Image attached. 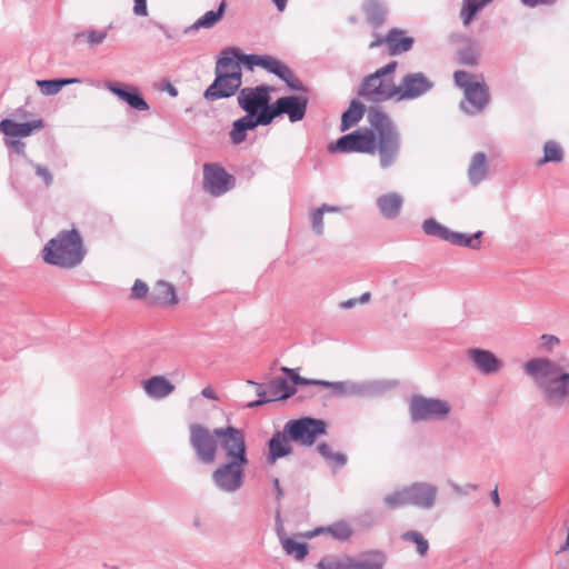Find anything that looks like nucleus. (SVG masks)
<instances>
[{
    "instance_id": "1",
    "label": "nucleus",
    "mask_w": 569,
    "mask_h": 569,
    "mask_svg": "<svg viewBox=\"0 0 569 569\" xmlns=\"http://www.w3.org/2000/svg\"><path fill=\"white\" fill-rule=\"evenodd\" d=\"M368 122L371 129L356 130L342 136L335 143H330L328 150L370 154L378 151L381 167L388 168L396 161L399 152V133L389 116L378 108H370Z\"/></svg>"
},
{
    "instance_id": "2",
    "label": "nucleus",
    "mask_w": 569,
    "mask_h": 569,
    "mask_svg": "<svg viewBox=\"0 0 569 569\" xmlns=\"http://www.w3.org/2000/svg\"><path fill=\"white\" fill-rule=\"evenodd\" d=\"M525 371L533 378L549 401L562 403L569 398V372L560 365L546 358H537L525 365Z\"/></svg>"
},
{
    "instance_id": "3",
    "label": "nucleus",
    "mask_w": 569,
    "mask_h": 569,
    "mask_svg": "<svg viewBox=\"0 0 569 569\" xmlns=\"http://www.w3.org/2000/svg\"><path fill=\"white\" fill-rule=\"evenodd\" d=\"M42 259L46 263L71 269L81 263L86 250L82 238L76 229L61 231L43 247Z\"/></svg>"
},
{
    "instance_id": "4",
    "label": "nucleus",
    "mask_w": 569,
    "mask_h": 569,
    "mask_svg": "<svg viewBox=\"0 0 569 569\" xmlns=\"http://www.w3.org/2000/svg\"><path fill=\"white\" fill-rule=\"evenodd\" d=\"M397 66L398 63L392 61L367 77L361 83L359 94L372 102L397 100V86L391 77Z\"/></svg>"
},
{
    "instance_id": "5",
    "label": "nucleus",
    "mask_w": 569,
    "mask_h": 569,
    "mask_svg": "<svg viewBox=\"0 0 569 569\" xmlns=\"http://www.w3.org/2000/svg\"><path fill=\"white\" fill-rule=\"evenodd\" d=\"M456 84L463 90V109L468 113H477L485 109L489 102L488 87L481 76L458 70L453 73Z\"/></svg>"
},
{
    "instance_id": "6",
    "label": "nucleus",
    "mask_w": 569,
    "mask_h": 569,
    "mask_svg": "<svg viewBox=\"0 0 569 569\" xmlns=\"http://www.w3.org/2000/svg\"><path fill=\"white\" fill-rule=\"evenodd\" d=\"M284 427L291 441L303 447H311L319 436L326 433L327 425L320 419L301 418L289 420Z\"/></svg>"
},
{
    "instance_id": "7",
    "label": "nucleus",
    "mask_w": 569,
    "mask_h": 569,
    "mask_svg": "<svg viewBox=\"0 0 569 569\" xmlns=\"http://www.w3.org/2000/svg\"><path fill=\"white\" fill-rule=\"evenodd\" d=\"M214 435L223 450L227 460L249 462L244 432L232 426L216 428Z\"/></svg>"
},
{
    "instance_id": "8",
    "label": "nucleus",
    "mask_w": 569,
    "mask_h": 569,
    "mask_svg": "<svg viewBox=\"0 0 569 569\" xmlns=\"http://www.w3.org/2000/svg\"><path fill=\"white\" fill-rule=\"evenodd\" d=\"M190 430V443L196 451L198 459L203 463H213L217 458L218 439L214 429L209 430L207 427L192 423Z\"/></svg>"
},
{
    "instance_id": "9",
    "label": "nucleus",
    "mask_w": 569,
    "mask_h": 569,
    "mask_svg": "<svg viewBox=\"0 0 569 569\" xmlns=\"http://www.w3.org/2000/svg\"><path fill=\"white\" fill-rule=\"evenodd\" d=\"M248 462L227 460L212 473L216 486L226 492H234L243 485L244 468Z\"/></svg>"
},
{
    "instance_id": "10",
    "label": "nucleus",
    "mask_w": 569,
    "mask_h": 569,
    "mask_svg": "<svg viewBox=\"0 0 569 569\" xmlns=\"http://www.w3.org/2000/svg\"><path fill=\"white\" fill-rule=\"evenodd\" d=\"M269 88L264 86L243 88L238 94L239 106L247 112L246 116L257 118L258 114L272 111L269 106Z\"/></svg>"
},
{
    "instance_id": "11",
    "label": "nucleus",
    "mask_w": 569,
    "mask_h": 569,
    "mask_svg": "<svg viewBox=\"0 0 569 569\" xmlns=\"http://www.w3.org/2000/svg\"><path fill=\"white\" fill-rule=\"evenodd\" d=\"M450 412L448 402L440 399L413 397L410 402V415L416 421L441 419Z\"/></svg>"
},
{
    "instance_id": "12",
    "label": "nucleus",
    "mask_w": 569,
    "mask_h": 569,
    "mask_svg": "<svg viewBox=\"0 0 569 569\" xmlns=\"http://www.w3.org/2000/svg\"><path fill=\"white\" fill-rule=\"evenodd\" d=\"M307 109V101L296 97H282L276 101L272 111L264 112V119L267 124H269L276 117L287 113L289 116L290 121H299L305 117Z\"/></svg>"
},
{
    "instance_id": "13",
    "label": "nucleus",
    "mask_w": 569,
    "mask_h": 569,
    "mask_svg": "<svg viewBox=\"0 0 569 569\" xmlns=\"http://www.w3.org/2000/svg\"><path fill=\"white\" fill-rule=\"evenodd\" d=\"M432 88V82L421 72L406 74L397 86V101L416 99Z\"/></svg>"
},
{
    "instance_id": "14",
    "label": "nucleus",
    "mask_w": 569,
    "mask_h": 569,
    "mask_svg": "<svg viewBox=\"0 0 569 569\" xmlns=\"http://www.w3.org/2000/svg\"><path fill=\"white\" fill-rule=\"evenodd\" d=\"M232 177L217 164H204L203 188L212 196H221L230 188Z\"/></svg>"
},
{
    "instance_id": "15",
    "label": "nucleus",
    "mask_w": 569,
    "mask_h": 569,
    "mask_svg": "<svg viewBox=\"0 0 569 569\" xmlns=\"http://www.w3.org/2000/svg\"><path fill=\"white\" fill-rule=\"evenodd\" d=\"M44 128V121L41 118H34L26 122H17L11 119L0 121V132L7 138H27Z\"/></svg>"
},
{
    "instance_id": "16",
    "label": "nucleus",
    "mask_w": 569,
    "mask_h": 569,
    "mask_svg": "<svg viewBox=\"0 0 569 569\" xmlns=\"http://www.w3.org/2000/svg\"><path fill=\"white\" fill-rule=\"evenodd\" d=\"M104 87L120 100L127 102L132 109L139 111H147L149 109V104L140 96L138 88L113 81L106 82Z\"/></svg>"
},
{
    "instance_id": "17",
    "label": "nucleus",
    "mask_w": 569,
    "mask_h": 569,
    "mask_svg": "<svg viewBox=\"0 0 569 569\" xmlns=\"http://www.w3.org/2000/svg\"><path fill=\"white\" fill-rule=\"evenodd\" d=\"M240 60L244 62L249 68H252L254 66L262 67L286 81H289V79L292 78L290 69L272 57L249 54L243 56L242 58H240Z\"/></svg>"
},
{
    "instance_id": "18",
    "label": "nucleus",
    "mask_w": 569,
    "mask_h": 569,
    "mask_svg": "<svg viewBox=\"0 0 569 569\" xmlns=\"http://www.w3.org/2000/svg\"><path fill=\"white\" fill-rule=\"evenodd\" d=\"M407 495L409 505L422 509H429L435 503L437 489L428 483H413L410 487H407Z\"/></svg>"
},
{
    "instance_id": "19",
    "label": "nucleus",
    "mask_w": 569,
    "mask_h": 569,
    "mask_svg": "<svg viewBox=\"0 0 569 569\" xmlns=\"http://www.w3.org/2000/svg\"><path fill=\"white\" fill-rule=\"evenodd\" d=\"M289 433L286 432V427L282 431H277L268 442L267 461L274 463L278 459L289 456L293 452Z\"/></svg>"
},
{
    "instance_id": "20",
    "label": "nucleus",
    "mask_w": 569,
    "mask_h": 569,
    "mask_svg": "<svg viewBox=\"0 0 569 569\" xmlns=\"http://www.w3.org/2000/svg\"><path fill=\"white\" fill-rule=\"evenodd\" d=\"M143 391L152 399H163L172 395L176 386L162 375L152 376L141 382Z\"/></svg>"
},
{
    "instance_id": "21",
    "label": "nucleus",
    "mask_w": 569,
    "mask_h": 569,
    "mask_svg": "<svg viewBox=\"0 0 569 569\" xmlns=\"http://www.w3.org/2000/svg\"><path fill=\"white\" fill-rule=\"evenodd\" d=\"M259 124H267L264 119V114L260 113L257 118H252L251 116H244L232 123V129L229 133L230 140L234 144H239L246 140L247 131L252 130Z\"/></svg>"
},
{
    "instance_id": "22",
    "label": "nucleus",
    "mask_w": 569,
    "mask_h": 569,
    "mask_svg": "<svg viewBox=\"0 0 569 569\" xmlns=\"http://www.w3.org/2000/svg\"><path fill=\"white\" fill-rule=\"evenodd\" d=\"M389 54L397 56L409 51L415 42L413 38L407 36L406 31L393 28L386 36Z\"/></svg>"
},
{
    "instance_id": "23",
    "label": "nucleus",
    "mask_w": 569,
    "mask_h": 569,
    "mask_svg": "<svg viewBox=\"0 0 569 569\" xmlns=\"http://www.w3.org/2000/svg\"><path fill=\"white\" fill-rule=\"evenodd\" d=\"M241 83L242 80H236V83L232 84L228 77H216L213 83L206 90L204 97L209 100L228 98L240 88Z\"/></svg>"
},
{
    "instance_id": "24",
    "label": "nucleus",
    "mask_w": 569,
    "mask_h": 569,
    "mask_svg": "<svg viewBox=\"0 0 569 569\" xmlns=\"http://www.w3.org/2000/svg\"><path fill=\"white\" fill-rule=\"evenodd\" d=\"M178 301L174 287L163 280H159L152 288L149 302L152 305H176Z\"/></svg>"
},
{
    "instance_id": "25",
    "label": "nucleus",
    "mask_w": 569,
    "mask_h": 569,
    "mask_svg": "<svg viewBox=\"0 0 569 569\" xmlns=\"http://www.w3.org/2000/svg\"><path fill=\"white\" fill-rule=\"evenodd\" d=\"M469 355L477 368L485 373L496 372L500 367L499 360L490 351L473 349Z\"/></svg>"
},
{
    "instance_id": "26",
    "label": "nucleus",
    "mask_w": 569,
    "mask_h": 569,
    "mask_svg": "<svg viewBox=\"0 0 569 569\" xmlns=\"http://www.w3.org/2000/svg\"><path fill=\"white\" fill-rule=\"evenodd\" d=\"M377 206L383 217L391 219L398 216L402 206V198L395 192L387 193L378 198Z\"/></svg>"
},
{
    "instance_id": "27",
    "label": "nucleus",
    "mask_w": 569,
    "mask_h": 569,
    "mask_svg": "<svg viewBox=\"0 0 569 569\" xmlns=\"http://www.w3.org/2000/svg\"><path fill=\"white\" fill-rule=\"evenodd\" d=\"M216 74L217 77H228L233 84L236 80H241L240 62L234 58L223 57L217 62Z\"/></svg>"
},
{
    "instance_id": "28",
    "label": "nucleus",
    "mask_w": 569,
    "mask_h": 569,
    "mask_svg": "<svg viewBox=\"0 0 569 569\" xmlns=\"http://www.w3.org/2000/svg\"><path fill=\"white\" fill-rule=\"evenodd\" d=\"M268 389H269V393L272 397L271 400L287 399L295 393V388L291 387L288 383V381L284 379H278V380L272 381L269 385ZM267 401H270V399H261V400L252 401L248 405V407H250V408L256 407V406L262 405Z\"/></svg>"
},
{
    "instance_id": "29",
    "label": "nucleus",
    "mask_w": 569,
    "mask_h": 569,
    "mask_svg": "<svg viewBox=\"0 0 569 569\" xmlns=\"http://www.w3.org/2000/svg\"><path fill=\"white\" fill-rule=\"evenodd\" d=\"M320 533H329L335 539L345 541L348 540L352 535V529L350 525L346 521H339L328 526L326 528H318L315 531L308 532L305 535L307 538H312Z\"/></svg>"
},
{
    "instance_id": "30",
    "label": "nucleus",
    "mask_w": 569,
    "mask_h": 569,
    "mask_svg": "<svg viewBox=\"0 0 569 569\" xmlns=\"http://www.w3.org/2000/svg\"><path fill=\"white\" fill-rule=\"evenodd\" d=\"M362 10L366 14L367 21L373 26L379 27L385 22L386 9L379 0H367L362 4Z\"/></svg>"
},
{
    "instance_id": "31",
    "label": "nucleus",
    "mask_w": 569,
    "mask_h": 569,
    "mask_svg": "<svg viewBox=\"0 0 569 569\" xmlns=\"http://www.w3.org/2000/svg\"><path fill=\"white\" fill-rule=\"evenodd\" d=\"M227 3L223 0L217 10H210L198 18L194 23L190 27L191 29H210L214 27L223 17Z\"/></svg>"
},
{
    "instance_id": "32",
    "label": "nucleus",
    "mask_w": 569,
    "mask_h": 569,
    "mask_svg": "<svg viewBox=\"0 0 569 569\" xmlns=\"http://www.w3.org/2000/svg\"><path fill=\"white\" fill-rule=\"evenodd\" d=\"M385 562L386 559L381 552H367L357 560L352 559L351 569H383Z\"/></svg>"
},
{
    "instance_id": "33",
    "label": "nucleus",
    "mask_w": 569,
    "mask_h": 569,
    "mask_svg": "<svg viewBox=\"0 0 569 569\" xmlns=\"http://www.w3.org/2000/svg\"><path fill=\"white\" fill-rule=\"evenodd\" d=\"M365 109L362 104L352 101L346 112L341 117V131H347L349 128L357 124L363 117Z\"/></svg>"
},
{
    "instance_id": "34",
    "label": "nucleus",
    "mask_w": 569,
    "mask_h": 569,
    "mask_svg": "<svg viewBox=\"0 0 569 569\" xmlns=\"http://www.w3.org/2000/svg\"><path fill=\"white\" fill-rule=\"evenodd\" d=\"M280 541L286 553L297 560H302L308 555V547L303 542H299L284 535L280 536Z\"/></svg>"
},
{
    "instance_id": "35",
    "label": "nucleus",
    "mask_w": 569,
    "mask_h": 569,
    "mask_svg": "<svg viewBox=\"0 0 569 569\" xmlns=\"http://www.w3.org/2000/svg\"><path fill=\"white\" fill-rule=\"evenodd\" d=\"M312 385L320 386L325 389V397H342L351 391V387L342 381L328 382L322 380L312 381Z\"/></svg>"
},
{
    "instance_id": "36",
    "label": "nucleus",
    "mask_w": 569,
    "mask_h": 569,
    "mask_svg": "<svg viewBox=\"0 0 569 569\" xmlns=\"http://www.w3.org/2000/svg\"><path fill=\"white\" fill-rule=\"evenodd\" d=\"M491 1L492 0H465V4L460 11V17L463 24L468 26L478 13V11Z\"/></svg>"
},
{
    "instance_id": "37",
    "label": "nucleus",
    "mask_w": 569,
    "mask_h": 569,
    "mask_svg": "<svg viewBox=\"0 0 569 569\" xmlns=\"http://www.w3.org/2000/svg\"><path fill=\"white\" fill-rule=\"evenodd\" d=\"M318 452L333 467L339 468L346 465L347 457L342 452L333 451L328 443H321L317 447Z\"/></svg>"
},
{
    "instance_id": "38",
    "label": "nucleus",
    "mask_w": 569,
    "mask_h": 569,
    "mask_svg": "<svg viewBox=\"0 0 569 569\" xmlns=\"http://www.w3.org/2000/svg\"><path fill=\"white\" fill-rule=\"evenodd\" d=\"M108 33L106 30H89L79 32L74 36V43L81 44L87 42L89 46L94 47L102 43Z\"/></svg>"
},
{
    "instance_id": "39",
    "label": "nucleus",
    "mask_w": 569,
    "mask_h": 569,
    "mask_svg": "<svg viewBox=\"0 0 569 569\" xmlns=\"http://www.w3.org/2000/svg\"><path fill=\"white\" fill-rule=\"evenodd\" d=\"M487 173L486 157L483 153H477L469 168V178L473 183L480 182Z\"/></svg>"
},
{
    "instance_id": "40",
    "label": "nucleus",
    "mask_w": 569,
    "mask_h": 569,
    "mask_svg": "<svg viewBox=\"0 0 569 569\" xmlns=\"http://www.w3.org/2000/svg\"><path fill=\"white\" fill-rule=\"evenodd\" d=\"M481 234H482L481 231L476 232L473 236H466L463 233L449 231L446 240L452 242L453 244H458V246L479 248V246H480L479 238L481 237Z\"/></svg>"
},
{
    "instance_id": "41",
    "label": "nucleus",
    "mask_w": 569,
    "mask_h": 569,
    "mask_svg": "<svg viewBox=\"0 0 569 569\" xmlns=\"http://www.w3.org/2000/svg\"><path fill=\"white\" fill-rule=\"evenodd\" d=\"M401 539L406 542L413 543L417 548V552L420 557H425L429 550L428 540L418 531H407L401 536Z\"/></svg>"
},
{
    "instance_id": "42",
    "label": "nucleus",
    "mask_w": 569,
    "mask_h": 569,
    "mask_svg": "<svg viewBox=\"0 0 569 569\" xmlns=\"http://www.w3.org/2000/svg\"><path fill=\"white\" fill-rule=\"evenodd\" d=\"M562 157V149L559 143L556 141H547L543 146V158L538 161V164L560 162Z\"/></svg>"
},
{
    "instance_id": "43",
    "label": "nucleus",
    "mask_w": 569,
    "mask_h": 569,
    "mask_svg": "<svg viewBox=\"0 0 569 569\" xmlns=\"http://www.w3.org/2000/svg\"><path fill=\"white\" fill-rule=\"evenodd\" d=\"M77 79H66V80H38L37 86L40 88L41 92L47 96H52L58 93L62 87L77 82Z\"/></svg>"
},
{
    "instance_id": "44",
    "label": "nucleus",
    "mask_w": 569,
    "mask_h": 569,
    "mask_svg": "<svg viewBox=\"0 0 569 569\" xmlns=\"http://www.w3.org/2000/svg\"><path fill=\"white\" fill-rule=\"evenodd\" d=\"M352 559L343 557H327L323 558L319 563V569H351Z\"/></svg>"
},
{
    "instance_id": "45",
    "label": "nucleus",
    "mask_w": 569,
    "mask_h": 569,
    "mask_svg": "<svg viewBox=\"0 0 569 569\" xmlns=\"http://www.w3.org/2000/svg\"><path fill=\"white\" fill-rule=\"evenodd\" d=\"M423 231L430 236H437L447 239L449 230L433 219H428L422 224Z\"/></svg>"
},
{
    "instance_id": "46",
    "label": "nucleus",
    "mask_w": 569,
    "mask_h": 569,
    "mask_svg": "<svg viewBox=\"0 0 569 569\" xmlns=\"http://www.w3.org/2000/svg\"><path fill=\"white\" fill-rule=\"evenodd\" d=\"M386 503L390 508H399L409 505V499L407 495V488L398 490L385 498Z\"/></svg>"
},
{
    "instance_id": "47",
    "label": "nucleus",
    "mask_w": 569,
    "mask_h": 569,
    "mask_svg": "<svg viewBox=\"0 0 569 569\" xmlns=\"http://www.w3.org/2000/svg\"><path fill=\"white\" fill-rule=\"evenodd\" d=\"M339 208L337 207H329V206H322L318 210H316L312 213V228L317 233H322L323 231V222H322V214L325 212H338Z\"/></svg>"
},
{
    "instance_id": "48",
    "label": "nucleus",
    "mask_w": 569,
    "mask_h": 569,
    "mask_svg": "<svg viewBox=\"0 0 569 569\" xmlns=\"http://www.w3.org/2000/svg\"><path fill=\"white\" fill-rule=\"evenodd\" d=\"M149 287L146 282L137 279L131 288V297L133 299H148L149 300Z\"/></svg>"
},
{
    "instance_id": "49",
    "label": "nucleus",
    "mask_w": 569,
    "mask_h": 569,
    "mask_svg": "<svg viewBox=\"0 0 569 569\" xmlns=\"http://www.w3.org/2000/svg\"><path fill=\"white\" fill-rule=\"evenodd\" d=\"M36 174L44 182L47 187L51 186L53 182V176L50 172L49 168L43 164L34 166Z\"/></svg>"
},
{
    "instance_id": "50",
    "label": "nucleus",
    "mask_w": 569,
    "mask_h": 569,
    "mask_svg": "<svg viewBox=\"0 0 569 569\" xmlns=\"http://www.w3.org/2000/svg\"><path fill=\"white\" fill-rule=\"evenodd\" d=\"M458 60L461 64L475 66L477 63V54L472 50L461 51Z\"/></svg>"
},
{
    "instance_id": "51",
    "label": "nucleus",
    "mask_w": 569,
    "mask_h": 569,
    "mask_svg": "<svg viewBox=\"0 0 569 569\" xmlns=\"http://www.w3.org/2000/svg\"><path fill=\"white\" fill-rule=\"evenodd\" d=\"M284 372H287L296 385H312L313 380H308L302 377H300L293 369L282 368Z\"/></svg>"
},
{
    "instance_id": "52",
    "label": "nucleus",
    "mask_w": 569,
    "mask_h": 569,
    "mask_svg": "<svg viewBox=\"0 0 569 569\" xmlns=\"http://www.w3.org/2000/svg\"><path fill=\"white\" fill-rule=\"evenodd\" d=\"M133 12L137 16L146 17L148 14L147 0H133Z\"/></svg>"
},
{
    "instance_id": "53",
    "label": "nucleus",
    "mask_w": 569,
    "mask_h": 569,
    "mask_svg": "<svg viewBox=\"0 0 569 569\" xmlns=\"http://www.w3.org/2000/svg\"><path fill=\"white\" fill-rule=\"evenodd\" d=\"M7 146L13 149L19 154H24V143L17 140L8 138L6 141Z\"/></svg>"
},
{
    "instance_id": "54",
    "label": "nucleus",
    "mask_w": 569,
    "mask_h": 569,
    "mask_svg": "<svg viewBox=\"0 0 569 569\" xmlns=\"http://www.w3.org/2000/svg\"><path fill=\"white\" fill-rule=\"evenodd\" d=\"M541 341L542 346L549 350L559 343V339L551 335H543Z\"/></svg>"
},
{
    "instance_id": "55",
    "label": "nucleus",
    "mask_w": 569,
    "mask_h": 569,
    "mask_svg": "<svg viewBox=\"0 0 569 569\" xmlns=\"http://www.w3.org/2000/svg\"><path fill=\"white\" fill-rule=\"evenodd\" d=\"M201 395L207 398V399H211V400H218V396L216 393V391L213 390V388L211 387H206L201 390Z\"/></svg>"
},
{
    "instance_id": "56",
    "label": "nucleus",
    "mask_w": 569,
    "mask_h": 569,
    "mask_svg": "<svg viewBox=\"0 0 569 569\" xmlns=\"http://www.w3.org/2000/svg\"><path fill=\"white\" fill-rule=\"evenodd\" d=\"M522 3L527 7H537L539 4H551L550 0H521Z\"/></svg>"
},
{
    "instance_id": "57",
    "label": "nucleus",
    "mask_w": 569,
    "mask_h": 569,
    "mask_svg": "<svg viewBox=\"0 0 569 569\" xmlns=\"http://www.w3.org/2000/svg\"><path fill=\"white\" fill-rule=\"evenodd\" d=\"M381 44H386L387 46V40H386V37H377L370 44H369V48H376V47H379Z\"/></svg>"
},
{
    "instance_id": "58",
    "label": "nucleus",
    "mask_w": 569,
    "mask_h": 569,
    "mask_svg": "<svg viewBox=\"0 0 569 569\" xmlns=\"http://www.w3.org/2000/svg\"><path fill=\"white\" fill-rule=\"evenodd\" d=\"M357 299H349L340 303V307L343 309H349L356 306Z\"/></svg>"
},
{
    "instance_id": "59",
    "label": "nucleus",
    "mask_w": 569,
    "mask_h": 569,
    "mask_svg": "<svg viewBox=\"0 0 569 569\" xmlns=\"http://www.w3.org/2000/svg\"><path fill=\"white\" fill-rule=\"evenodd\" d=\"M277 9L282 12L286 9L288 0H272Z\"/></svg>"
},
{
    "instance_id": "60",
    "label": "nucleus",
    "mask_w": 569,
    "mask_h": 569,
    "mask_svg": "<svg viewBox=\"0 0 569 569\" xmlns=\"http://www.w3.org/2000/svg\"><path fill=\"white\" fill-rule=\"evenodd\" d=\"M491 497H492L493 503L498 507L500 505V499H499V495H498V489L497 488H495L493 491L491 492Z\"/></svg>"
},
{
    "instance_id": "61",
    "label": "nucleus",
    "mask_w": 569,
    "mask_h": 569,
    "mask_svg": "<svg viewBox=\"0 0 569 569\" xmlns=\"http://www.w3.org/2000/svg\"><path fill=\"white\" fill-rule=\"evenodd\" d=\"M369 300H370V292H365L363 295H361V297L359 299H357V301L360 303H366Z\"/></svg>"
},
{
    "instance_id": "62",
    "label": "nucleus",
    "mask_w": 569,
    "mask_h": 569,
    "mask_svg": "<svg viewBox=\"0 0 569 569\" xmlns=\"http://www.w3.org/2000/svg\"><path fill=\"white\" fill-rule=\"evenodd\" d=\"M274 486H276V489L278 491V496H280L281 495V490H280V485H279V480L278 479L274 480Z\"/></svg>"
},
{
    "instance_id": "63",
    "label": "nucleus",
    "mask_w": 569,
    "mask_h": 569,
    "mask_svg": "<svg viewBox=\"0 0 569 569\" xmlns=\"http://www.w3.org/2000/svg\"><path fill=\"white\" fill-rule=\"evenodd\" d=\"M18 112L22 118H27L28 112L26 110L19 109Z\"/></svg>"
},
{
    "instance_id": "64",
    "label": "nucleus",
    "mask_w": 569,
    "mask_h": 569,
    "mask_svg": "<svg viewBox=\"0 0 569 569\" xmlns=\"http://www.w3.org/2000/svg\"><path fill=\"white\" fill-rule=\"evenodd\" d=\"M556 0H550V3H553Z\"/></svg>"
}]
</instances>
